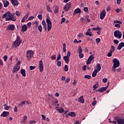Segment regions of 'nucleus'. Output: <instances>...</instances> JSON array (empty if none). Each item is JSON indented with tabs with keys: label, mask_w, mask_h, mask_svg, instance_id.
<instances>
[{
	"label": "nucleus",
	"mask_w": 124,
	"mask_h": 124,
	"mask_svg": "<svg viewBox=\"0 0 124 124\" xmlns=\"http://www.w3.org/2000/svg\"><path fill=\"white\" fill-rule=\"evenodd\" d=\"M15 15L17 16H20L21 15V12L19 11H16V13L11 14L10 12H7L5 14H3L2 16V18H5L6 21H16V17ZM6 17V18H5Z\"/></svg>",
	"instance_id": "obj_1"
},
{
	"label": "nucleus",
	"mask_w": 124,
	"mask_h": 124,
	"mask_svg": "<svg viewBox=\"0 0 124 124\" xmlns=\"http://www.w3.org/2000/svg\"><path fill=\"white\" fill-rule=\"evenodd\" d=\"M22 42V41L20 36H17L16 41L13 43V46L14 47L17 48L18 46H20Z\"/></svg>",
	"instance_id": "obj_2"
},
{
	"label": "nucleus",
	"mask_w": 124,
	"mask_h": 124,
	"mask_svg": "<svg viewBox=\"0 0 124 124\" xmlns=\"http://www.w3.org/2000/svg\"><path fill=\"white\" fill-rule=\"evenodd\" d=\"M34 54V53L33 50H27V51L26 52V55L27 60L30 61L31 59L32 58H33Z\"/></svg>",
	"instance_id": "obj_3"
},
{
	"label": "nucleus",
	"mask_w": 124,
	"mask_h": 124,
	"mask_svg": "<svg viewBox=\"0 0 124 124\" xmlns=\"http://www.w3.org/2000/svg\"><path fill=\"white\" fill-rule=\"evenodd\" d=\"M112 62L113 63L112 69L115 70L116 68L119 67L120 66V61L117 60V58H114Z\"/></svg>",
	"instance_id": "obj_4"
},
{
	"label": "nucleus",
	"mask_w": 124,
	"mask_h": 124,
	"mask_svg": "<svg viewBox=\"0 0 124 124\" xmlns=\"http://www.w3.org/2000/svg\"><path fill=\"white\" fill-rule=\"evenodd\" d=\"M46 21L47 25V31H49L52 29V22L50 19L46 18Z\"/></svg>",
	"instance_id": "obj_5"
},
{
	"label": "nucleus",
	"mask_w": 124,
	"mask_h": 124,
	"mask_svg": "<svg viewBox=\"0 0 124 124\" xmlns=\"http://www.w3.org/2000/svg\"><path fill=\"white\" fill-rule=\"evenodd\" d=\"M114 35L115 37L117 38L121 39L122 36V33L119 30H116L114 31Z\"/></svg>",
	"instance_id": "obj_6"
},
{
	"label": "nucleus",
	"mask_w": 124,
	"mask_h": 124,
	"mask_svg": "<svg viewBox=\"0 0 124 124\" xmlns=\"http://www.w3.org/2000/svg\"><path fill=\"white\" fill-rule=\"evenodd\" d=\"M72 3L71 2H69L68 3H67L66 4L64 7V10L65 12H68L69 11L71 7Z\"/></svg>",
	"instance_id": "obj_7"
},
{
	"label": "nucleus",
	"mask_w": 124,
	"mask_h": 124,
	"mask_svg": "<svg viewBox=\"0 0 124 124\" xmlns=\"http://www.w3.org/2000/svg\"><path fill=\"white\" fill-rule=\"evenodd\" d=\"M39 69L40 72H42L44 70V63L42 60L39 61Z\"/></svg>",
	"instance_id": "obj_8"
},
{
	"label": "nucleus",
	"mask_w": 124,
	"mask_h": 124,
	"mask_svg": "<svg viewBox=\"0 0 124 124\" xmlns=\"http://www.w3.org/2000/svg\"><path fill=\"white\" fill-rule=\"evenodd\" d=\"M115 118L118 124H124V119L117 118V117H115Z\"/></svg>",
	"instance_id": "obj_9"
},
{
	"label": "nucleus",
	"mask_w": 124,
	"mask_h": 124,
	"mask_svg": "<svg viewBox=\"0 0 124 124\" xmlns=\"http://www.w3.org/2000/svg\"><path fill=\"white\" fill-rule=\"evenodd\" d=\"M15 29V25L14 24H10L7 27V30L8 31H13Z\"/></svg>",
	"instance_id": "obj_10"
},
{
	"label": "nucleus",
	"mask_w": 124,
	"mask_h": 124,
	"mask_svg": "<svg viewBox=\"0 0 124 124\" xmlns=\"http://www.w3.org/2000/svg\"><path fill=\"white\" fill-rule=\"evenodd\" d=\"M106 16V12L105 10L102 11L100 14V18L103 20Z\"/></svg>",
	"instance_id": "obj_11"
},
{
	"label": "nucleus",
	"mask_w": 124,
	"mask_h": 124,
	"mask_svg": "<svg viewBox=\"0 0 124 124\" xmlns=\"http://www.w3.org/2000/svg\"><path fill=\"white\" fill-rule=\"evenodd\" d=\"M108 88V86L105 87H101L100 89H98L96 92H99L100 93H103V92L106 91Z\"/></svg>",
	"instance_id": "obj_12"
},
{
	"label": "nucleus",
	"mask_w": 124,
	"mask_h": 124,
	"mask_svg": "<svg viewBox=\"0 0 124 124\" xmlns=\"http://www.w3.org/2000/svg\"><path fill=\"white\" fill-rule=\"evenodd\" d=\"M11 2L13 5V6H17L19 4V2L18 0H11Z\"/></svg>",
	"instance_id": "obj_13"
},
{
	"label": "nucleus",
	"mask_w": 124,
	"mask_h": 124,
	"mask_svg": "<svg viewBox=\"0 0 124 124\" xmlns=\"http://www.w3.org/2000/svg\"><path fill=\"white\" fill-rule=\"evenodd\" d=\"M56 108H57V111L60 113H62L64 112V110L63 109L62 107L59 108V107H56Z\"/></svg>",
	"instance_id": "obj_14"
},
{
	"label": "nucleus",
	"mask_w": 124,
	"mask_h": 124,
	"mask_svg": "<svg viewBox=\"0 0 124 124\" xmlns=\"http://www.w3.org/2000/svg\"><path fill=\"white\" fill-rule=\"evenodd\" d=\"M81 13V10H80V9L78 8V9H75L74 11L73 15L75 16V15H76V14H79V13Z\"/></svg>",
	"instance_id": "obj_15"
},
{
	"label": "nucleus",
	"mask_w": 124,
	"mask_h": 124,
	"mask_svg": "<svg viewBox=\"0 0 124 124\" xmlns=\"http://www.w3.org/2000/svg\"><path fill=\"white\" fill-rule=\"evenodd\" d=\"M20 67H18L17 66H15V67L13 68V72L14 73H16V72H17L18 71L20 70Z\"/></svg>",
	"instance_id": "obj_16"
},
{
	"label": "nucleus",
	"mask_w": 124,
	"mask_h": 124,
	"mask_svg": "<svg viewBox=\"0 0 124 124\" xmlns=\"http://www.w3.org/2000/svg\"><path fill=\"white\" fill-rule=\"evenodd\" d=\"M42 24L43 25V28L45 29V31H47V25H46V22L45 20H43Z\"/></svg>",
	"instance_id": "obj_17"
},
{
	"label": "nucleus",
	"mask_w": 124,
	"mask_h": 124,
	"mask_svg": "<svg viewBox=\"0 0 124 124\" xmlns=\"http://www.w3.org/2000/svg\"><path fill=\"white\" fill-rule=\"evenodd\" d=\"M10 114L9 112L8 111H3L2 113L1 114V117H6Z\"/></svg>",
	"instance_id": "obj_18"
},
{
	"label": "nucleus",
	"mask_w": 124,
	"mask_h": 124,
	"mask_svg": "<svg viewBox=\"0 0 124 124\" xmlns=\"http://www.w3.org/2000/svg\"><path fill=\"white\" fill-rule=\"evenodd\" d=\"M123 47H124V42H121L119 44L117 49L118 50H121Z\"/></svg>",
	"instance_id": "obj_19"
},
{
	"label": "nucleus",
	"mask_w": 124,
	"mask_h": 124,
	"mask_svg": "<svg viewBox=\"0 0 124 124\" xmlns=\"http://www.w3.org/2000/svg\"><path fill=\"white\" fill-rule=\"evenodd\" d=\"M78 102L83 104L85 102V100L83 96H80L78 99Z\"/></svg>",
	"instance_id": "obj_20"
},
{
	"label": "nucleus",
	"mask_w": 124,
	"mask_h": 124,
	"mask_svg": "<svg viewBox=\"0 0 124 124\" xmlns=\"http://www.w3.org/2000/svg\"><path fill=\"white\" fill-rule=\"evenodd\" d=\"M28 29V27L27 25L26 24L23 25L22 26V30H21V31L22 32H25L27 31Z\"/></svg>",
	"instance_id": "obj_21"
},
{
	"label": "nucleus",
	"mask_w": 124,
	"mask_h": 124,
	"mask_svg": "<svg viewBox=\"0 0 124 124\" xmlns=\"http://www.w3.org/2000/svg\"><path fill=\"white\" fill-rule=\"evenodd\" d=\"M63 59L66 63L68 64L69 63L70 59L69 57H67V56H65L63 57Z\"/></svg>",
	"instance_id": "obj_22"
},
{
	"label": "nucleus",
	"mask_w": 124,
	"mask_h": 124,
	"mask_svg": "<svg viewBox=\"0 0 124 124\" xmlns=\"http://www.w3.org/2000/svg\"><path fill=\"white\" fill-rule=\"evenodd\" d=\"M3 3L4 4V7L5 8H7L8 7L9 5L10 4L9 1H7V0L3 1Z\"/></svg>",
	"instance_id": "obj_23"
},
{
	"label": "nucleus",
	"mask_w": 124,
	"mask_h": 124,
	"mask_svg": "<svg viewBox=\"0 0 124 124\" xmlns=\"http://www.w3.org/2000/svg\"><path fill=\"white\" fill-rule=\"evenodd\" d=\"M67 115L68 116H71L72 117H75L76 116V114L75 112H71L68 113Z\"/></svg>",
	"instance_id": "obj_24"
},
{
	"label": "nucleus",
	"mask_w": 124,
	"mask_h": 124,
	"mask_svg": "<svg viewBox=\"0 0 124 124\" xmlns=\"http://www.w3.org/2000/svg\"><path fill=\"white\" fill-rule=\"evenodd\" d=\"M20 73L22 75L23 77H26V71L25 69H21L20 70Z\"/></svg>",
	"instance_id": "obj_25"
},
{
	"label": "nucleus",
	"mask_w": 124,
	"mask_h": 124,
	"mask_svg": "<svg viewBox=\"0 0 124 124\" xmlns=\"http://www.w3.org/2000/svg\"><path fill=\"white\" fill-rule=\"evenodd\" d=\"M98 71H97V70H96V69H94V71L93 72L92 74V77L93 78H95V76H96L97 74L98 73Z\"/></svg>",
	"instance_id": "obj_26"
},
{
	"label": "nucleus",
	"mask_w": 124,
	"mask_h": 124,
	"mask_svg": "<svg viewBox=\"0 0 124 124\" xmlns=\"http://www.w3.org/2000/svg\"><path fill=\"white\" fill-rule=\"evenodd\" d=\"M101 69V67L100 64L97 63V67H96V69H95V70H97V71L98 72L100 71Z\"/></svg>",
	"instance_id": "obj_27"
},
{
	"label": "nucleus",
	"mask_w": 124,
	"mask_h": 124,
	"mask_svg": "<svg viewBox=\"0 0 124 124\" xmlns=\"http://www.w3.org/2000/svg\"><path fill=\"white\" fill-rule=\"evenodd\" d=\"M99 87V84L98 83H95L93 85V91L96 90L97 89H98Z\"/></svg>",
	"instance_id": "obj_28"
},
{
	"label": "nucleus",
	"mask_w": 124,
	"mask_h": 124,
	"mask_svg": "<svg viewBox=\"0 0 124 124\" xmlns=\"http://www.w3.org/2000/svg\"><path fill=\"white\" fill-rule=\"evenodd\" d=\"M69 70V66L67 65H65L64 66V71L65 72H68Z\"/></svg>",
	"instance_id": "obj_29"
},
{
	"label": "nucleus",
	"mask_w": 124,
	"mask_h": 124,
	"mask_svg": "<svg viewBox=\"0 0 124 124\" xmlns=\"http://www.w3.org/2000/svg\"><path fill=\"white\" fill-rule=\"evenodd\" d=\"M82 51H83V49H82L81 46H78V54H80V53H82Z\"/></svg>",
	"instance_id": "obj_30"
},
{
	"label": "nucleus",
	"mask_w": 124,
	"mask_h": 124,
	"mask_svg": "<svg viewBox=\"0 0 124 124\" xmlns=\"http://www.w3.org/2000/svg\"><path fill=\"white\" fill-rule=\"evenodd\" d=\"M26 104V101H22V102L18 104L19 107H23Z\"/></svg>",
	"instance_id": "obj_31"
},
{
	"label": "nucleus",
	"mask_w": 124,
	"mask_h": 124,
	"mask_svg": "<svg viewBox=\"0 0 124 124\" xmlns=\"http://www.w3.org/2000/svg\"><path fill=\"white\" fill-rule=\"evenodd\" d=\"M115 46H111L110 47V51L112 52H114L115 51Z\"/></svg>",
	"instance_id": "obj_32"
},
{
	"label": "nucleus",
	"mask_w": 124,
	"mask_h": 124,
	"mask_svg": "<svg viewBox=\"0 0 124 124\" xmlns=\"http://www.w3.org/2000/svg\"><path fill=\"white\" fill-rule=\"evenodd\" d=\"M61 59V55L60 53H58L57 55V58L56 60V62H58L59 60Z\"/></svg>",
	"instance_id": "obj_33"
},
{
	"label": "nucleus",
	"mask_w": 124,
	"mask_h": 124,
	"mask_svg": "<svg viewBox=\"0 0 124 124\" xmlns=\"http://www.w3.org/2000/svg\"><path fill=\"white\" fill-rule=\"evenodd\" d=\"M101 30V28H100V27H97V28H92V30L94 31H100Z\"/></svg>",
	"instance_id": "obj_34"
},
{
	"label": "nucleus",
	"mask_w": 124,
	"mask_h": 124,
	"mask_svg": "<svg viewBox=\"0 0 124 124\" xmlns=\"http://www.w3.org/2000/svg\"><path fill=\"white\" fill-rule=\"evenodd\" d=\"M88 58L90 59L91 62H92V61L94 60V56H93V54H91V55L89 56Z\"/></svg>",
	"instance_id": "obj_35"
},
{
	"label": "nucleus",
	"mask_w": 124,
	"mask_h": 124,
	"mask_svg": "<svg viewBox=\"0 0 124 124\" xmlns=\"http://www.w3.org/2000/svg\"><path fill=\"white\" fill-rule=\"evenodd\" d=\"M114 23L117 24H122L123 23L122 21L119 20H115L114 21Z\"/></svg>",
	"instance_id": "obj_36"
},
{
	"label": "nucleus",
	"mask_w": 124,
	"mask_h": 124,
	"mask_svg": "<svg viewBox=\"0 0 124 124\" xmlns=\"http://www.w3.org/2000/svg\"><path fill=\"white\" fill-rule=\"evenodd\" d=\"M101 41V39L99 38H97L95 39V43L98 44Z\"/></svg>",
	"instance_id": "obj_37"
},
{
	"label": "nucleus",
	"mask_w": 124,
	"mask_h": 124,
	"mask_svg": "<svg viewBox=\"0 0 124 124\" xmlns=\"http://www.w3.org/2000/svg\"><path fill=\"white\" fill-rule=\"evenodd\" d=\"M78 57L79 58H84V54H83L82 52L78 54Z\"/></svg>",
	"instance_id": "obj_38"
},
{
	"label": "nucleus",
	"mask_w": 124,
	"mask_h": 124,
	"mask_svg": "<svg viewBox=\"0 0 124 124\" xmlns=\"http://www.w3.org/2000/svg\"><path fill=\"white\" fill-rule=\"evenodd\" d=\"M4 106L5 110H9L10 108V107L7 106L6 104H5Z\"/></svg>",
	"instance_id": "obj_39"
},
{
	"label": "nucleus",
	"mask_w": 124,
	"mask_h": 124,
	"mask_svg": "<svg viewBox=\"0 0 124 124\" xmlns=\"http://www.w3.org/2000/svg\"><path fill=\"white\" fill-rule=\"evenodd\" d=\"M46 9L47 11L49 12H52V10H51L50 7L49 6V5H46Z\"/></svg>",
	"instance_id": "obj_40"
},
{
	"label": "nucleus",
	"mask_w": 124,
	"mask_h": 124,
	"mask_svg": "<svg viewBox=\"0 0 124 124\" xmlns=\"http://www.w3.org/2000/svg\"><path fill=\"white\" fill-rule=\"evenodd\" d=\"M28 119V116L25 115V116H23V122L24 123H25L26 122V120H27V119Z\"/></svg>",
	"instance_id": "obj_41"
},
{
	"label": "nucleus",
	"mask_w": 124,
	"mask_h": 124,
	"mask_svg": "<svg viewBox=\"0 0 124 124\" xmlns=\"http://www.w3.org/2000/svg\"><path fill=\"white\" fill-rule=\"evenodd\" d=\"M63 52H66V44H63Z\"/></svg>",
	"instance_id": "obj_42"
},
{
	"label": "nucleus",
	"mask_w": 124,
	"mask_h": 124,
	"mask_svg": "<svg viewBox=\"0 0 124 124\" xmlns=\"http://www.w3.org/2000/svg\"><path fill=\"white\" fill-rule=\"evenodd\" d=\"M70 81V78L68 77V78H67L66 79H65V82L66 83H69Z\"/></svg>",
	"instance_id": "obj_43"
},
{
	"label": "nucleus",
	"mask_w": 124,
	"mask_h": 124,
	"mask_svg": "<svg viewBox=\"0 0 124 124\" xmlns=\"http://www.w3.org/2000/svg\"><path fill=\"white\" fill-rule=\"evenodd\" d=\"M38 30L40 32H42V25H40L38 26Z\"/></svg>",
	"instance_id": "obj_44"
},
{
	"label": "nucleus",
	"mask_w": 124,
	"mask_h": 124,
	"mask_svg": "<svg viewBox=\"0 0 124 124\" xmlns=\"http://www.w3.org/2000/svg\"><path fill=\"white\" fill-rule=\"evenodd\" d=\"M37 17H38V19H39L40 20H42L43 16H42V14L38 15Z\"/></svg>",
	"instance_id": "obj_45"
},
{
	"label": "nucleus",
	"mask_w": 124,
	"mask_h": 124,
	"mask_svg": "<svg viewBox=\"0 0 124 124\" xmlns=\"http://www.w3.org/2000/svg\"><path fill=\"white\" fill-rule=\"evenodd\" d=\"M70 56H71V52L70 51V50H69L68 51H67V55L66 56L69 58Z\"/></svg>",
	"instance_id": "obj_46"
},
{
	"label": "nucleus",
	"mask_w": 124,
	"mask_h": 124,
	"mask_svg": "<svg viewBox=\"0 0 124 124\" xmlns=\"http://www.w3.org/2000/svg\"><path fill=\"white\" fill-rule=\"evenodd\" d=\"M85 35L87 36L89 35L90 36H92L93 35V34L91 32H86Z\"/></svg>",
	"instance_id": "obj_47"
},
{
	"label": "nucleus",
	"mask_w": 124,
	"mask_h": 124,
	"mask_svg": "<svg viewBox=\"0 0 124 124\" xmlns=\"http://www.w3.org/2000/svg\"><path fill=\"white\" fill-rule=\"evenodd\" d=\"M84 78L91 79V76L90 75H85L84 76Z\"/></svg>",
	"instance_id": "obj_48"
},
{
	"label": "nucleus",
	"mask_w": 124,
	"mask_h": 124,
	"mask_svg": "<svg viewBox=\"0 0 124 124\" xmlns=\"http://www.w3.org/2000/svg\"><path fill=\"white\" fill-rule=\"evenodd\" d=\"M57 62V66H61L62 65V62L61 61H56Z\"/></svg>",
	"instance_id": "obj_49"
},
{
	"label": "nucleus",
	"mask_w": 124,
	"mask_h": 124,
	"mask_svg": "<svg viewBox=\"0 0 124 124\" xmlns=\"http://www.w3.org/2000/svg\"><path fill=\"white\" fill-rule=\"evenodd\" d=\"M35 66H30V69L31 70H34L35 69Z\"/></svg>",
	"instance_id": "obj_50"
},
{
	"label": "nucleus",
	"mask_w": 124,
	"mask_h": 124,
	"mask_svg": "<svg viewBox=\"0 0 124 124\" xmlns=\"http://www.w3.org/2000/svg\"><path fill=\"white\" fill-rule=\"evenodd\" d=\"M112 52L109 50V52L108 53L107 56L108 57H111L112 56Z\"/></svg>",
	"instance_id": "obj_51"
},
{
	"label": "nucleus",
	"mask_w": 124,
	"mask_h": 124,
	"mask_svg": "<svg viewBox=\"0 0 124 124\" xmlns=\"http://www.w3.org/2000/svg\"><path fill=\"white\" fill-rule=\"evenodd\" d=\"M91 62H92L91 60H90V59L88 58V60H87V62H86V63H87V64H89L91 63Z\"/></svg>",
	"instance_id": "obj_52"
},
{
	"label": "nucleus",
	"mask_w": 124,
	"mask_h": 124,
	"mask_svg": "<svg viewBox=\"0 0 124 124\" xmlns=\"http://www.w3.org/2000/svg\"><path fill=\"white\" fill-rule=\"evenodd\" d=\"M56 58H57L56 55H53L51 57V60L53 61L56 60Z\"/></svg>",
	"instance_id": "obj_53"
},
{
	"label": "nucleus",
	"mask_w": 124,
	"mask_h": 124,
	"mask_svg": "<svg viewBox=\"0 0 124 124\" xmlns=\"http://www.w3.org/2000/svg\"><path fill=\"white\" fill-rule=\"evenodd\" d=\"M114 27H116V28H121V25L119 24H115L114 25Z\"/></svg>",
	"instance_id": "obj_54"
},
{
	"label": "nucleus",
	"mask_w": 124,
	"mask_h": 124,
	"mask_svg": "<svg viewBox=\"0 0 124 124\" xmlns=\"http://www.w3.org/2000/svg\"><path fill=\"white\" fill-rule=\"evenodd\" d=\"M61 21H62L61 22V24H62V23H64L65 21V18H64V17L62 18L61 19Z\"/></svg>",
	"instance_id": "obj_55"
},
{
	"label": "nucleus",
	"mask_w": 124,
	"mask_h": 124,
	"mask_svg": "<svg viewBox=\"0 0 124 124\" xmlns=\"http://www.w3.org/2000/svg\"><path fill=\"white\" fill-rule=\"evenodd\" d=\"M36 122H35V121L34 120H31L30 121V124H35Z\"/></svg>",
	"instance_id": "obj_56"
},
{
	"label": "nucleus",
	"mask_w": 124,
	"mask_h": 124,
	"mask_svg": "<svg viewBox=\"0 0 124 124\" xmlns=\"http://www.w3.org/2000/svg\"><path fill=\"white\" fill-rule=\"evenodd\" d=\"M54 13H59V8H58V7H57L55 9Z\"/></svg>",
	"instance_id": "obj_57"
},
{
	"label": "nucleus",
	"mask_w": 124,
	"mask_h": 124,
	"mask_svg": "<svg viewBox=\"0 0 124 124\" xmlns=\"http://www.w3.org/2000/svg\"><path fill=\"white\" fill-rule=\"evenodd\" d=\"M29 13H26L25 16H24L25 18L26 19H28V17H29Z\"/></svg>",
	"instance_id": "obj_58"
},
{
	"label": "nucleus",
	"mask_w": 124,
	"mask_h": 124,
	"mask_svg": "<svg viewBox=\"0 0 124 124\" xmlns=\"http://www.w3.org/2000/svg\"><path fill=\"white\" fill-rule=\"evenodd\" d=\"M20 64H21V61H18V62H17V64H16V66H17V67H20Z\"/></svg>",
	"instance_id": "obj_59"
},
{
	"label": "nucleus",
	"mask_w": 124,
	"mask_h": 124,
	"mask_svg": "<svg viewBox=\"0 0 124 124\" xmlns=\"http://www.w3.org/2000/svg\"><path fill=\"white\" fill-rule=\"evenodd\" d=\"M3 59H4V60L5 62H6V61L7 60V59H8V57L7 55H5L4 57H3Z\"/></svg>",
	"instance_id": "obj_60"
},
{
	"label": "nucleus",
	"mask_w": 124,
	"mask_h": 124,
	"mask_svg": "<svg viewBox=\"0 0 124 124\" xmlns=\"http://www.w3.org/2000/svg\"><path fill=\"white\" fill-rule=\"evenodd\" d=\"M34 18V16H31L29 17L28 20H31L32 19H33Z\"/></svg>",
	"instance_id": "obj_61"
},
{
	"label": "nucleus",
	"mask_w": 124,
	"mask_h": 124,
	"mask_svg": "<svg viewBox=\"0 0 124 124\" xmlns=\"http://www.w3.org/2000/svg\"><path fill=\"white\" fill-rule=\"evenodd\" d=\"M102 81H103V82L105 83L107 82L108 79L107 78H103L102 80Z\"/></svg>",
	"instance_id": "obj_62"
},
{
	"label": "nucleus",
	"mask_w": 124,
	"mask_h": 124,
	"mask_svg": "<svg viewBox=\"0 0 124 124\" xmlns=\"http://www.w3.org/2000/svg\"><path fill=\"white\" fill-rule=\"evenodd\" d=\"M113 42L115 44H118L119 43V41L117 40H114Z\"/></svg>",
	"instance_id": "obj_63"
},
{
	"label": "nucleus",
	"mask_w": 124,
	"mask_h": 124,
	"mask_svg": "<svg viewBox=\"0 0 124 124\" xmlns=\"http://www.w3.org/2000/svg\"><path fill=\"white\" fill-rule=\"evenodd\" d=\"M84 11L85 12H88V8H87V7H85L84 8Z\"/></svg>",
	"instance_id": "obj_64"
}]
</instances>
